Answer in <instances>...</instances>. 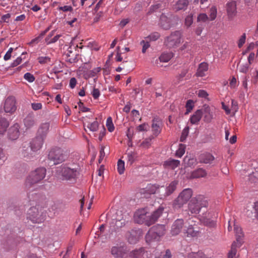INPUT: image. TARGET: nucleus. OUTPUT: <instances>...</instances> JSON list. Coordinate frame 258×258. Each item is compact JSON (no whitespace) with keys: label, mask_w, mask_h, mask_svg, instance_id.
Masks as SVG:
<instances>
[{"label":"nucleus","mask_w":258,"mask_h":258,"mask_svg":"<svg viewBox=\"0 0 258 258\" xmlns=\"http://www.w3.org/2000/svg\"><path fill=\"white\" fill-rule=\"evenodd\" d=\"M101 70L100 68H96L92 70V71L89 72V77H95L97 74Z\"/></svg>","instance_id":"61"},{"label":"nucleus","mask_w":258,"mask_h":258,"mask_svg":"<svg viewBox=\"0 0 258 258\" xmlns=\"http://www.w3.org/2000/svg\"><path fill=\"white\" fill-rule=\"evenodd\" d=\"M258 173L252 172L251 174H250L248 177L249 182L250 183H256L258 179H257Z\"/></svg>","instance_id":"49"},{"label":"nucleus","mask_w":258,"mask_h":258,"mask_svg":"<svg viewBox=\"0 0 258 258\" xmlns=\"http://www.w3.org/2000/svg\"><path fill=\"white\" fill-rule=\"evenodd\" d=\"M210 20L211 21L215 20L217 16V9L216 7L213 6L210 9Z\"/></svg>","instance_id":"51"},{"label":"nucleus","mask_w":258,"mask_h":258,"mask_svg":"<svg viewBox=\"0 0 258 258\" xmlns=\"http://www.w3.org/2000/svg\"><path fill=\"white\" fill-rule=\"evenodd\" d=\"M166 233V228L164 225H157L152 227L146 235L145 239L147 243L152 241H159L160 238Z\"/></svg>","instance_id":"3"},{"label":"nucleus","mask_w":258,"mask_h":258,"mask_svg":"<svg viewBox=\"0 0 258 258\" xmlns=\"http://www.w3.org/2000/svg\"><path fill=\"white\" fill-rule=\"evenodd\" d=\"M184 226V221L182 219L176 220L173 223L170 231L173 236L178 235L182 230Z\"/></svg>","instance_id":"13"},{"label":"nucleus","mask_w":258,"mask_h":258,"mask_svg":"<svg viewBox=\"0 0 258 258\" xmlns=\"http://www.w3.org/2000/svg\"><path fill=\"white\" fill-rule=\"evenodd\" d=\"M238 246V243L235 241H234L231 245V250L228 253V258H233L237 252V247H239Z\"/></svg>","instance_id":"38"},{"label":"nucleus","mask_w":258,"mask_h":258,"mask_svg":"<svg viewBox=\"0 0 258 258\" xmlns=\"http://www.w3.org/2000/svg\"><path fill=\"white\" fill-rule=\"evenodd\" d=\"M197 94L199 97L205 98H206L208 96V94L207 93V92L204 90H200L198 91Z\"/></svg>","instance_id":"63"},{"label":"nucleus","mask_w":258,"mask_h":258,"mask_svg":"<svg viewBox=\"0 0 258 258\" xmlns=\"http://www.w3.org/2000/svg\"><path fill=\"white\" fill-rule=\"evenodd\" d=\"M199 217L200 220L205 225L209 227H213L215 225V219L216 215L214 213L208 212L207 208L206 209H203V212L199 215Z\"/></svg>","instance_id":"9"},{"label":"nucleus","mask_w":258,"mask_h":258,"mask_svg":"<svg viewBox=\"0 0 258 258\" xmlns=\"http://www.w3.org/2000/svg\"><path fill=\"white\" fill-rule=\"evenodd\" d=\"M4 109L6 112L13 113L16 109V100L14 97L10 96L5 100Z\"/></svg>","instance_id":"12"},{"label":"nucleus","mask_w":258,"mask_h":258,"mask_svg":"<svg viewBox=\"0 0 258 258\" xmlns=\"http://www.w3.org/2000/svg\"><path fill=\"white\" fill-rule=\"evenodd\" d=\"M192 196V190L188 188L183 189L174 201L173 206L175 208H180L186 204Z\"/></svg>","instance_id":"7"},{"label":"nucleus","mask_w":258,"mask_h":258,"mask_svg":"<svg viewBox=\"0 0 258 258\" xmlns=\"http://www.w3.org/2000/svg\"><path fill=\"white\" fill-rule=\"evenodd\" d=\"M27 218L34 223H41L45 220V215L39 205H36L29 209Z\"/></svg>","instance_id":"5"},{"label":"nucleus","mask_w":258,"mask_h":258,"mask_svg":"<svg viewBox=\"0 0 258 258\" xmlns=\"http://www.w3.org/2000/svg\"><path fill=\"white\" fill-rule=\"evenodd\" d=\"M69 154L62 149L58 148L52 149L48 154V158L53 162L54 164H58L64 161Z\"/></svg>","instance_id":"6"},{"label":"nucleus","mask_w":258,"mask_h":258,"mask_svg":"<svg viewBox=\"0 0 258 258\" xmlns=\"http://www.w3.org/2000/svg\"><path fill=\"white\" fill-rule=\"evenodd\" d=\"M137 158L136 154L132 151L129 152L127 153V162L132 165L135 161Z\"/></svg>","instance_id":"42"},{"label":"nucleus","mask_w":258,"mask_h":258,"mask_svg":"<svg viewBox=\"0 0 258 258\" xmlns=\"http://www.w3.org/2000/svg\"><path fill=\"white\" fill-rule=\"evenodd\" d=\"M147 191L150 194H154L158 192L159 187L156 185H149L147 187Z\"/></svg>","instance_id":"48"},{"label":"nucleus","mask_w":258,"mask_h":258,"mask_svg":"<svg viewBox=\"0 0 258 258\" xmlns=\"http://www.w3.org/2000/svg\"><path fill=\"white\" fill-rule=\"evenodd\" d=\"M226 10L228 18H233L237 13L236 2L231 0L229 1L226 5Z\"/></svg>","instance_id":"16"},{"label":"nucleus","mask_w":258,"mask_h":258,"mask_svg":"<svg viewBox=\"0 0 258 258\" xmlns=\"http://www.w3.org/2000/svg\"><path fill=\"white\" fill-rule=\"evenodd\" d=\"M186 111L185 113V114H188L192 109L194 107V101L191 100H187L186 105Z\"/></svg>","instance_id":"47"},{"label":"nucleus","mask_w":258,"mask_h":258,"mask_svg":"<svg viewBox=\"0 0 258 258\" xmlns=\"http://www.w3.org/2000/svg\"><path fill=\"white\" fill-rule=\"evenodd\" d=\"M61 36V35L60 34H58V35H56V36H55L53 38H51L50 40H49V37H46L45 41L48 44H50V43H55L58 40V39Z\"/></svg>","instance_id":"54"},{"label":"nucleus","mask_w":258,"mask_h":258,"mask_svg":"<svg viewBox=\"0 0 258 258\" xmlns=\"http://www.w3.org/2000/svg\"><path fill=\"white\" fill-rule=\"evenodd\" d=\"M180 164V161L178 160L169 159L166 161L164 163V166L166 168H170L174 169Z\"/></svg>","instance_id":"31"},{"label":"nucleus","mask_w":258,"mask_h":258,"mask_svg":"<svg viewBox=\"0 0 258 258\" xmlns=\"http://www.w3.org/2000/svg\"><path fill=\"white\" fill-rule=\"evenodd\" d=\"M257 202H255L254 203V206L253 207V211L248 210L246 213L247 216L250 218H251L252 220L256 219L258 216V209L257 208Z\"/></svg>","instance_id":"34"},{"label":"nucleus","mask_w":258,"mask_h":258,"mask_svg":"<svg viewBox=\"0 0 258 258\" xmlns=\"http://www.w3.org/2000/svg\"><path fill=\"white\" fill-rule=\"evenodd\" d=\"M106 126L108 131L112 132L114 130V126L112 122V118L111 117L107 118L106 120Z\"/></svg>","instance_id":"46"},{"label":"nucleus","mask_w":258,"mask_h":258,"mask_svg":"<svg viewBox=\"0 0 258 258\" xmlns=\"http://www.w3.org/2000/svg\"><path fill=\"white\" fill-rule=\"evenodd\" d=\"M208 203L205 198L201 195L191 199L188 203V210L193 214H201L203 209H206Z\"/></svg>","instance_id":"2"},{"label":"nucleus","mask_w":258,"mask_h":258,"mask_svg":"<svg viewBox=\"0 0 258 258\" xmlns=\"http://www.w3.org/2000/svg\"><path fill=\"white\" fill-rule=\"evenodd\" d=\"M139 231L136 230H132L128 232L126 234V237L128 239V241L131 244H135L139 239Z\"/></svg>","instance_id":"24"},{"label":"nucleus","mask_w":258,"mask_h":258,"mask_svg":"<svg viewBox=\"0 0 258 258\" xmlns=\"http://www.w3.org/2000/svg\"><path fill=\"white\" fill-rule=\"evenodd\" d=\"M214 160V157L208 153L202 154L199 157L200 162L205 164L211 163Z\"/></svg>","instance_id":"27"},{"label":"nucleus","mask_w":258,"mask_h":258,"mask_svg":"<svg viewBox=\"0 0 258 258\" xmlns=\"http://www.w3.org/2000/svg\"><path fill=\"white\" fill-rule=\"evenodd\" d=\"M246 34L243 33L242 35L239 37L237 41V45L239 48L242 47L246 41Z\"/></svg>","instance_id":"50"},{"label":"nucleus","mask_w":258,"mask_h":258,"mask_svg":"<svg viewBox=\"0 0 258 258\" xmlns=\"http://www.w3.org/2000/svg\"><path fill=\"white\" fill-rule=\"evenodd\" d=\"M117 171L119 174H122L124 170V162L123 161L119 159L117 162Z\"/></svg>","instance_id":"45"},{"label":"nucleus","mask_w":258,"mask_h":258,"mask_svg":"<svg viewBox=\"0 0 258 258\" xmlns=\"http://www.w3.org/2000/svg\"><path fill=\"white\" fill-rule=\"evenodd\" d=\"M173 56V54L172 52H164L159 57L160 61L162 62H168L171 59Z\"/></svg>","instance_id":"37"},{"label":"nucleus","mask_w":258,"mask_h":258,"mask_svg":"<svg viewBox=\"0 0 258 258\" xmlns=\"http://www.w3.org/2000/svg\"><path fill=\"white\" fill-rule=\"evenodd\" d=\"M189 133V127H185L182 131L180 140L181 142H184L187 137Z\"/></svg>","instance_id":"52"},{"label":"nucleus","mask_w":258,"mask_h":258,"mask_svg":"<svg viewBox=\"0 0 258 258\" xmlns=\"http://www.w3.org/2000/svg\"><path fill=\"white\" fill-rule=\"evenodd\" d=\"M91 94L94 99H97L100 95V92L99 89L94 88Z\"/></svg>","instance_id":"57"},{"label":"nucleus","mask_w":258,"mask_h":258,"mask_svg":"<svg viewBox=\"0 0 258 258\" xmlns=\"http://www.w3.org/2000/svg\"><path fill=\"white\" fill-rule=\"evenodd\" d=\"M213 118V115L212 112H210L209 109H207L205 110L204 115V120L206 122H210Z\"/></svg>","instance_id":"40"},{"label":"nucleus","mask_w":258,"mask_h":258,"mask_svg":"<svg viewBox=\"0 0 258 258\" xmlns=\"http://www.w3.org/2000/svg\"><path fill=\"white\" fill-rule=\"evenodd\" d=\"M185 145L180 144L179 145V148L176 151L175 156L177 157L180 158L185 153Z\"/></svg>","instance_id":"41"},{"label":"nucleus","mask_w":258,"mask_h":258,"mask_svg":"<svg viewBox=\"0 0 258 258\" xmlns=\"http://www.w3.org/2000/svg\"><path fill=\"white\" fill-rule=\"evenodd\" d=\"M46 169L41 167L32 171L27 177L26 180V186L30 188L32 185L39 182L46 175Z\"/></svg>","instance_id":"4"},{"label":"nucleus","mask_w":258,"mask_h":258,"mask_svg":"<svg viewBox=\"0 0 258 258\" xmlns=\"http://www.w3.org/2000/svg\"><path fill=\"white\" fill-rule=\"evenodd\" d=\"M186 258H207L205 254L202 251L197 252H191L188 253Z\"/></svg>","instance_id":"39"},{"label":"nucleus","mask_w":258,"mask_h":258,"mask_svg":"<svg viewBox=\"0 0 258 258\" xmlns=\"http://www.w3.org/2000/svg\"><path fill=\"white\" fill-rule=\"evenodd\" d=\"M149 126L148 125V124L143 123V124L139 125L137 127V130L139 132L146 131L149 129Z\"/></svg>","instance_id":"58"},{"label":"nucleus","mask_w":258,"mask_h":258,"mask_svg":"<svg viewBox=\"0 0 258 258\" xmlns=\"http://www.w3.org/2000/svg\"><path fill=\"white\" fill-rule=\"evenodd\" d=\"M178 184V182L177 181H172L169 184V185L166 187V192H165V195L166 196H168L170 195H171V194H172L174 191L176 189V186Z\"/></svg>","instance_id":"35"},{"label":"nucleus","mask_w":258,"mask_h":258,"mask_svg":"<svg viewBox=\"0 0 258 258\" xmlns=\"http://www.w3.org/2000/svg\"><path fill=\"white\" fill-rule=\"evenodd\" d=\"M193 23L192 16L191 15H188L185 19V25L187 27H189Z\"/></svg>","instance_id":"56"},{"label":"nucleus","mask_w":258,"mask_h":258,"mask_svg":"<svg viewBox=\"0 0 258 258\" xmlns=\"http://www.w3.org/2000/svg\"><path fill=\"white\" fill-rule=\"evenodd\" d=\"M208 70V64L206 62H202L199 64L196 75L198 77H203Z\"/></svg>","instance_id":"29"},{"label":"nucleus","mask_w":258,"mask_h":258,"mask_svg":"<svg viewBox=\"0 0 258 258\" xmlns=\"http://www.w3.org/2000/svg\"><path fill=\"white\" fill-rule=\"evenodd\" d=\"M49 126V122L42 123L38 128L36 136L45 140L48 133Z\"/></svg>","instance_id":"18"},{"label":"nucleus","mask_w":258,"mask_h":258,"mask_svg":"<svg viewBox=\"0 0 258 258\" xmlns=\"http://www.w3.org/2000/svg\"><path fill=\"white\" fill-rule=\"evenodd\" d=\"M37 59L40 64H43L49 63L50 61L51 58L48 56H40Z\"/></svg>","instance_id":"53"},{"label":"nucleus","mask_w":258,"mask_h":258,"mask_svg":"<svg viewBox=\"0 0 258 258\" xmlns=\"http://www.w3.org/2000/svg\"><path fill=\"white\" fill-rule=\"evenodd\" d=\"M162 121L158 118H154L152 121V131L153 135L157 137L162 130Z\"/></svg>","instance_id":"22"},{"label":"nucleus","mask_w":258,"mask_h":258,"mask_svg":"<svg viewBox=\"0 0 258 258\" xmlns=\"http://www.w3.org/2000/svg\"><path fill=\"white\" fill-rule=\"evenodd\" d=\"M234 230L236 237V240L235 242L238 243V246H240L243 242L242 238L244 235L242 229L238 225L234 224Z\"/></svg>","instance_id":"25"},{"label":"nucleus","mask_w":258,"mask_h":258,"mask_svg":"<svg viewBox=\"0 0 258 258\" xmlns=\"http://www.w3.org/2000/svg\"><path fill=\"white\" fill-rule=\"evenodd\" d=\"M32 108L34 110H37L42 108V104L41 103H33L31 104Z\"/></svg>","instance_id":"64"},{"label":"nucleus","mask_w":258,"mask_h":258,"mask_svg":"<svg viewBox=\"0 0 258 258\" xmlns=\"http://www.w3.org/2000/svg\"><path fill=\"white\" fill-rule=\"evenodd\" d=\"M80 167L77 163H67L60 167L59 174L62 179L66 180H75L80 174Z\"/></svg>","instance_id":"1"},{"label":"nucleus","mask_w":258,"mask_h":258,"mask_svg":"<svg viewBox=\"0 0 258 258\" xmlns=\"http://www.w3.org/2000/svg\"><path fill=\"white\" fill-rule=\"evenodd\" d=\"M111 253L115 258H123L126 250L123 246H114L111 248Z\"/></svg>","instance_id":"20"},{"label":"nucleus","mask_w":258,"mask_h":258,"mask_svg":"<svg viewBox=\"0 0 258 258\" xmlns=\"http://www.w3.org/2000/svg\"><path fill=\"white\" fill-rule=\"evenodd\" d=\"M189 5L188 0H177L173 5V9L175 11H185Z\"/></svg>","instance_id":"23"},{"label":"nucleus","mask_w":258,"mask_h":258,"mask_svg":"<svg viewBox=\"0 0 258 258\" xmlns=\"http://www.w3.org/2000/svg\"><path fill=\"white\" fill-rule=\"evenodd\" d=\"M229 86L231 88H234L237 86V80L234 77H233L232 79L230 80Z\"/></svg>","instance_id":"62"},{"label":"nucleus","mask_w":258,"mask_h":258,"mask_svg":"<svg viewBox=\"0 0 258 258\" xmlns=\"http://www.w3.org/2000/svg\"><path fill=\"white\" fill-rule=\"evenodd\" d=\"M19 125L18 123L14 124L8 130V136L10 140H16L20 135Z\"/></svg>","instance_id":"15"},{"label":"nucleus","mask_w":258,"mask_h":258,"mask_svg":"<svg viewBox=\"0 0 258 258\" xmlns=\"http://www.w3.org/2000/svg\"><path fill=\"white\" fill-rule=\"evenodd\" d=\"M9 125V123L7 119L0 116V136L4 135Z\"/></svg>","instance_id":"33"},{"label":"nucleus","mask_w":258,"mask_h":258,"mask_svg":"<svg viewBox=\"0 0 258 258\" xmlns=\"http://www.w3.org/2000/svg\"><path fill=\"white\" fill-rule=\"evenodd\" d=\"M147 211L145 209L138 210L134 215V219L136 222L139 224L145 223L147 225V222L149 219V216L147 215Z\"/></svg>","instance_id":"11"},{"label":"nucleus","mask_w":258,"mask_h":258,"mask_svg":"<svg viewBox=\"0 0 258 258\" xmlns=\"http://www.w3.org/2000/svg\"><path fill=\"white\" fill-rule=\"evenodd\" d=\"M24 78L30 83H32L35 80L34 76L29 73H26L24 76Z\"/></svg>","instance_id":"55"},{"label":"nucleus","mask_w":258,"mask_h":258,"mask_svg":"<svg viewBox=\"0 0 258 258\" xmlns=\"http://www.w3.org/2000/svg\"><path fill=\"white\" fill-rule=\"evenodd\" d=\"M203 113L202 110H197L195 113L190 117V121L191 124H197L201 120Z\"/></svg>","instance_id":"30"},{"label":"nucleus","mask_w":258,"mask_h":258,"mask_svg":"<svg viewBox=\"0 0 258 258\" xmlns=\"http://www.w3.org/2000/svg\"><path fill=\"white\" fill-rule=\"evenodd\" d=\"M207 175V172L203 168H199L194 171L191 174V177L192 178H197L204 177Z\"/></svg>","instance_id":"32"},{"label":"nucleus","mask_w":258,"mask_h":258,"mask_svg":"<svg viewBox=\"0 0 258 258\" xmlns=\"http://www.w3.org/2000/svg\"><path fill=\"white\" fill-rule=\"evenodd\" d=\"M44 141L42 138L36 136L30 142L29 145L36 153L42 148Z\"/></svg>","instance_id":"21"},{"label":"nucleus","mask_w":258,"mask_h":258,"mask_svg":"<svg viewBox=\"0 0 258 258\" xmlns=\"http://www.w3.org/2000/svg\"><path fill=\"white\" fill-rule=\"evenodd\" d=\"M141 44L143 45L142 51L143 53H145L147 49L149 47L150 44L148 42H146L144 40L142 41Z\"/></svg>","instance_id":"60"},{"label":"nucleus","mask_w":258,"mask_h":258,"mask_svg":"<svg viewBox=\"0 0 258 258\" xmlns=\"http://www.w3.org/2000/svg\"><path fill=\"white\" fill-rule=\"evenodd\" d=\"M22 156L27 159L31 158L35 156V152L32 150V148L29 144L25 143L22 144L21 149Z\"/></svg>","instance_id":"14"},{"label":"nucleus","mask_w":258,"mask_h":258,"mask_svg":"<svg viewBox=\"0 0 258 258\" xmlns=\"http://www.w3.org/2000/svg\"><path fill=\"white\" fill-rule=\"evenodd\" d=\"M164 208L160 207L157 210L155 211L151 216H149L148 221L147 222V225L150 226L154 224L162 215Z\"/></svg>","instance_id":"17"},{"label":"nucleus","mask_w":258,"mask_h":258,"mask_svg":"<svg viewBox=\"0 0 258 258\" xmlns=\"http://www.w3.org/2000/svg\"><path fill=\"white\" fill-rule=\"evenodd\" d=\"M182 34L180 31H175L166 37L165 40V45L169 48H175L178 46L181 42Z\"/></svg>","instance_id":"8"},{"label":"nucleus","mask_w":258,"mask_h":258,"mask_svg":"<svg viewBox=\"0 0 258 258\" xmlns=\"http://www.w3.org/2000/svg\"><path fill=\"white\" fill-rule=\"evenodd\" d=\"M66 55L67 61L70 63H74L78 60V54L73 52L72 46L69 47Z\"/></svg>","instance_id":"28"},{"label":"nucleus","mask_w":258,"mask_h":258,"mask_svg":"<svg viewBox=\"0 0 258 258\" xmlns=\"http://www.w3.org/2000/svg\"><path fill=\"white\" fill-rule=\"evenodd\" d=\"M131 258H148L149 253L145 249L140 248L133 250L130 254Z\"/></svg>","instance_id":"19"},{"label":"nucleus","mask_w":258,"mask_h":258,"mask_svg":"<svg viewBox=\"0 0 258 258\" xmlns=\"http://www.w3.org/2000/svg\"><path fill=\"white\" fill-rule=\"evenodd\" d=\"M208 20V17L206 14H200L198 17V21L206 22Z\"/></svg>","instance_id":"59"},{"label":"nucleus","mask_w":258,"mask_h":258,"mask_svg":"<svg viewBox=\"0 0 258 258\" xmlns=\"http://www.w3.org/2000/svg\"><path fill=\"white\" fill-rule=\"evenodd\" d=\"M87 127L92 132H96L98 129L99 123L97 121H94L88 123Z\"/></svg>","instance_id":"43"},{"label":"nucleus","mask_w":258,"mask_h":258,"mask_svg":"<svg viewBox=\"0 0 258 258\" xmlns=\"http://www.w3.org/2000/svg\"><path fill=\"white\" fill-rule=\"evenodd\" d=\"M153 139V137H150L149 138L145 139L141 144V147L144 148H149L151 145V141Z\"/></svg>","instance_id":"44"},{"label":"nucleus","mask_w":258,"mask_h":258,"mask_svg":"<svg viewBox=\"0 0 258 258\" xmlns=\"http://www.w3.org/2000/svg\"><path fill=\"white\" fill-rule=\"evenodd\" d=\"M174 19V17L172 15L169 16L162 14L160 18V26L165 30L169 29L172 26V21Z\"/></svg>","instance_id":"10"},{"label":"nucleus","mask_w":258,"mask_h":258,"mask_svg":"<svg viewBox=\"0 0 258 258\" xmlns=\"http://www.w3.org/2000/svg\"><path fill=\"white\" fill-rule=\"evenodd\" d=\"M187 237H196L199 234V229L197 226L189 225L184 232Z\"/></svg>","instance_id":"26"},{"label":"nucleus","mask_w":258,"mask_h":258,"mask_svg":"<svg viewBox=\"0 0 258 258\" xmlns=\"http://www.w3.org/2000/svg\"><path fill=\"white\" fill-rule=\"evenodd\" d=\"M25 126L27 128L32 127L35 123L34 118L31 116H27L24 121Z\"/></svg>","instance_id":"36"}]
</instances>
